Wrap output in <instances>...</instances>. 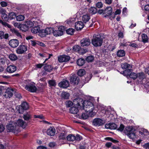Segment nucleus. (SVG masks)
Listing matches in <instances>:
<instances>
[{
    "mask_svg": "<svg viewBox=\"0 0 149 149\" xmlns=\"http://www.w3.org/2000/svg\"><path fill=\"white\" fill-rule=\"evenodd\" d=\"M82 103H79L80 107H81L83 109L85 108L87 109L86 111L88 113L91 117H93L95 115L94 112H93L94 109L93 104L88 100H84L82 99Z\"/></svg>",
    "mask_w": 149,
    "mask_h": 149,
    "instance_id": "obj_1",
    "label": "nucleus"
},
{
    "mask_svg": "<svg viewBox=\"0 0 149 149\" xmlns=\"http://www.w3.org/2000/svg\"><path fill=\"white\" fill-rule=\"evenodd\" d=\"M136 129H134L132 127H126L124 131V133L130 139H134L136 138L138 136L136 134Z\"/></svg>",
    "mask_w": 149,
    "mask_h": 149,
    "instance_id": "obj_2",
    "label": "nucleus"
},
{
    "mask_svg": "<svg viewBox=\"0 0 149 149\" xmlns=\"http://www.w3.org/2000/svg\"><path fill=\"white\" fill-rule=\"evenodd\" d=\"M104 37L101 35H97L91 40L92 44L95 47L101 46L103 42Z\"/></svg>",
    "mask_w": 149,
    "mask_h": 149,
    "instance_id": "obj_3",
    "label": "nucleus"
},
{
    "mask_svg": "<svg viewBox=\"0 0 149 149\" xmlns=\"http://www.w3.org/2000/svg\"><path fill=\"white\" fill-rule=\"evenodd\" d=\"M112 8L110 6H107L104 9H99L98 13L100 15L102 14L104 17H107L111 16L112 15Z\"/></svg>",
    "mask_w": 149,
    "mask_h": 149,
    "instance_id": "obj_4",
    "label": "nucleus"
},
{
    "mask_svg": "<svg viewBox=\"0 0 149 149\" xmlns=\"http://www.w3.org/2000/svg\"><path fill=\"white\" fill-rule=\"evenodd\" d=\"M65 30V27L63 26H59L57 30H55L54 29L52 28V33H53V35L57 37L62 36Z\"/></svg>",
    "mask_w": 149,
    "mask_h": 149,
    "instance_id": "obj_5",
    "label": "nucleus"
},
{
    "mask_svg": "<svg viewBox=\"0 0 149 149\" xmlns=\"http://www.w3.org/2000/svg\"><path fill=\"white\" fill-rule=\"evenodd\" d=\"M82 101L81 98L80 97H78L74 99L73 101V102L71 101H68L66 104V107H69L73 105L74 106H79V107H80V105L79 103H81V102H82ZM81 103H82V102H81Z\"/></svg>",
    "mask_w": 149,
    "mask_h": 149,
    "instance_id": "obj_6",
    "label": "nucleus"
},
{
    "mask_svg": "<svg viewBox=\"0 0 149 149\" xmlns=\"http://www.w3.org/2000/svg\"><path fill=\"white\" fill-rule=\"evenodd\" d=\"M17 111L19 113H23L25 111L28 110L29 109L28 103L26 102H22L21 104L19 105L18 107Z\"/></svg>",
    "mask_w": 149,
    "mask_h": 149,
    "instance_id": "obj_7",
    "label": "nucleus"
},
{
    "mask_svg": "<svg viewBox=\"0 0 149 149\" xmlns=\"http://www.w3.org/2000/svg\"><path fill=\"white\" fill-rule=\"evenodd\" d=\"M52 28H47L45 29L40 30L39 35L41 37H44L48 34H50L52 32Z\"/></svg>",
    "mask_w": 149,
    "mask_h": 149,
    "instance_id": "obj_8",
    "label": "nucleus"
},
{
    "mask_svg": "<svg viewBox=\"0 0 149 149\" xmlns=\"http://www.w3.org/2000/svg\"><path fill=\"white\" fill-rule=\"evenodd\" d=\"M105 122L102 119L99 118H96L93 120V124L95 126L99 127L103 125Z\"/></svg>",
    "mask_w": 149,
    "mask_h": 149,
    "instance_id": "obj_9",
    "label": "nucleus"
},
{
    "mask_svg": "<svg viewBox=\"0 0 149 149\" xmlns=\"http://www.w3.org/2000/svg\"><path fill=\"white\" fill-rule=\"evenodd\" d=\"M73 50L81 54H83L86 52L87 50L81 48L80 46L78 45L74 46L72 48Z\"/></svg>",
    "mask_w": 149,
    "mask_h": 149,
    "instance_id": "obj_10",
    "label": "nucleus"
},
{
    "mask_svg": "<svg viewBox=\"0 0 149 149\" xmlns=\"http://www.w3.org/2000/svg\"><path fill=\"white\" fill-rule=\"evenodd\" d=\"M25 88L28 91L32 93L36 92L37 90V88L34 84L31 83L26 85Z\"/></svg>",
    "mask_w": 149,
    "mask_h": 149,
    "instance_id": "obj_11",
    "label": "nucleus"
},
{
    "mask_svg": "<svg viewBox=\"0 0 149 149\" xmlns=\"http://www.w3.org/2000/svg\"><path fill=\"white\" fill-rule=\"evenodd\" d=\"M70 79L71 83L74 85H77L80 81L79 77L75 74L71 76Z\"/></svg>",
    "mask_w": 149,
    "mask_h": 149,
    "instance_id": "obj_12",
    "label": "nucleus"
},
{
    "mask_svg": "<svg viewBox=\"0 0 149 149\" xmlns=\"http://www.w3.org/2000/svg\"><path fill=\"white\" fill-rule=\"evenodd\" d=\"M70 57L66 55H60L58 57V60L60 62H66L70 60Z\"/></svg>",
    "mask_w": 149,
    "mask_h": 149,
    "instance_id": "obj_13",
    "label": "nucleus"
},
{
    "mask_svg": "<svg viewBox=\"0 0 149 149\" xmlns=\"http://www.w3.org/2000/svg\"><path fill=\"white\" fill-rule=\"evenodd\" d=\"M27 50V47L26 46L21 45L18 47L16 50V52L19 54L24 53Z\"/></svg>",
    "mask_w": 149,
    "mask_h": 149,
    "instance_id": "obj_14",
    "label": "nucleus"
},
{
    "mask_svg": "<svg viewBox=\"0 0 149 149\" xmlns=\"http://www.w3.org/2000/svg\"><path fill=\"white\" fill-rule=\"evenodd\" d=\"M80 44L81 46L82 47H87L91 44L90 40L88 38H83L81 40Z\"/></svg>",
    "mask_w": 149,
    "mask_h": 149,
    "instance_id": "obj_15",
    "label": "nucleus"
},
{
    "mask_svg": "<svg viewBox=\"0 0 149 149\" xmlns=\"http://www.w3.org/2000/svg\"><path fill=\"white\" fill-rule=\"evenodd\" d=\"M58 86L61 88H66L69 86V81L65 79L63 81L59 82L58 84Z\"/></svg>",
    "mask_w": 149,
    "mask_h": 149,
    "instance_id": "obj_16",
    "label": "nucleus"
},
{
    "mask_svg": "<svg viewBox=\"0 0 149 149\" xmlns=\"http://www.w3.org/2000/svg\"><path fill=\"white\" fill-rule=\"evenodd\" d=\"M79 106H74L71 107L70 109V113L73 114H76L78 113L79 109H83L81 107H79Z\"/></svg>",
    "mask_w": 149,
    "mask_h": 149,
    "instance_id": "obj_17",
    "label": "nucleus"
},
{
    "mask_svg": "<svg viewBox=\"0 0 149 149\" xmlns=\"http://www.w3.org/2000/svg\"><path fill=\"white\" fill-rule=\"evenodd\" d=\"M84 26V23L81 21H78L75 23V27L77 31L81 30Z\"/></svg>",
    "mask_w": 149,
    "mask_h": 149,
    "instance_id": "obj_18",
    "label": "nucleus"
},
{
    "mask_svg": "<svg viewBox=\"0 0 149 149\" xmlns=\"http://www.w3.org/2000/svg\"><path fill=\"white\" fill-rule=\"evenodd\" d=\"M105 127L107 129L115 130L117 128V125L114 123L106 124L105 125Z\"/></svg>",
    "mask_w": 149,
    "mask_h": 149,
    "instance_id": "obj_19",
    "label": "nucleus"
},
{
    "mask_svg": "<svg viewBox=\"0 0 149 149\" xmlns=\"http://www.w3.org/2000/svg\"><path fill=\"white\" fill-rule=\"evenodd\" d=\"M9 44L12 47L15 48L18 45L19 42L18 40L17 39H12L10 41Z\"/></svg>",
    "mask_w": 149,
    "mask_h": 149,
    "instance_id": "obj_20",
    "label": "nucleus"
},
{
    "mask_svg": "<svg viewBox=\"0 0 149 149\" xmlns=\"http://www.w3.org/2000/svg\"><path fill=\"white\" fill-rule=\"evenodd\" d=\"M56 130L54 127H50L48 129L47 131V134L51 136H54Z\"/></svg>",
    "mask_w": 149,
    "mask_h": 149,
    "instance_id": "obj_21",
    "label": "nucleus"
},
{
    "mask_svg": "<svg viewBox=\"0 0 149 149\" xmlns=\"http://www.w3.org/2000/svg\"><path fill=\"white\" fill-rule=\"evenodd\" d=\"M13 92V90L12 89L7 90L3 95L6 98H10L12 97Z\"/></svg>",
    "mask_w": 149,
    "mask_h": 149,
    "instance_id": "obj_22",
    "label": "nucleus"
},
{
    "mask_svg": "<svg viewBox=\"0 0 149 149\" xmlns=\"http://www.w3.org/2000/svg\"><path fill=\"white\" fill-rule=\"evenodd\" d=\"M16 70V67L14 65H10L7 67L6 70L9 73H13Z\"/></svg>",
    "mask_w": 149,
    "mask_h": 149,
    "instance_id": "obj_23",
    "label": "nucleus"
},
{
    "mask_svg": "<svg viewBox=\"0 0 149 149\" xmlns=\"http://www.w3.org/2000/svg\"><path fill=\"white\" fill-rule=\"evenodd\" d=\"M54 69L53 67L51 65L47 64H45L44 67V69L46 71L51 72Z\"/></svg>",
    "mask_w": 149,
    "mask_h": 149,
    "instance_id": "obj_24",
    "label": "nucleus"
},
{
    "mask_svg": "<svg viewBox=\"0 0 149 149\" xmlns=\"http://www.w3.org/2000/svg\"><path fill=\"white\" fill-rule=\"evenodd\" d=\"M70 94L69 93L66 92H63L61 94L62 100H67L69 99Z\"/></svg>",
    "mask_w": 149,
    "mask_h": 149,
    "instance_id": "obj_25",
    "label": "nucleus"
},
{
    "mask_svg": "<svg viewBox=\"0 0 149 149\" xmlns=\"http://www.w3.org/2000/svg\"><path fill=\"white\" fill-rule=\"evenodd\" d=\"M98 10L97 8L95 7H91L89 9V13L92 15H94L98 13Z\"/></svg>",
    "mask_w": 149,
    "mask_h": 149,
    "instance_id": "obj_26",
    "label": "nucleus"
},
{
    "mask_svg": "<svg viewBox=\"0 0 149 149\" xmlns=\"http://www.w3.org/2000/svg\"><path fill=\"white\" fill-rule=\"evenodd\" d=\"M40 28L39 25L35 26L32 27L31 29V32L33 33H39L40 31Z\"/></svg>",
    "mask_w": 149,
    "mask_h": 149,
    "instance_id": "obj_27",
    "label": "nucleus"
},
{
    "mask_svg": "<svg viewBox=\"0 0 149 149\" xmlns=\"http://www.w3.org/2000/svg\"><path fill=\"white\" fill-rule=\"evenodd\" d=\"M31 115L28 112H27L23 115V118L25 120L28 121L31 119Z\"/></svg>",
    "mask_w": 149,
    "mask_h": 149,
    "instance_id": "obj_28",
    "label": "nucleus"
},
{
    "mask_svg": "<svg viewBox=\"0 0 149 149\" xmlns=\"http://www.w3.org/2000/svg\"><path fill=\"white\" fill-rule=\"evenodd\" d=\"M67 140L69 141H73L76 140V136L73 134H69L66 137Z\"/></svg>",
    "mask_w": 149,
    "mask_h": 149,
    "instance_id": "obj_29",
    "label": "nucleus"
},
{
    "mask_svg": "<svg viewBox=\"0 0 149 149\" xmlns=\"http://www.w3.org/2000/svg\"><path fill=\"white\" fill-rule=\"evenodd\" d=\"M16 15L15 13L14 12L10 13L8 16V20L15 19L16 17Z\"/></svg>",
    "mask_w": 149,
    "mask_h": 149,
    "instance_id": "obj_30",
    "label": "nucleus"
},
{
    "mask_svg": "<svg viewBox=\"0 0 149 149\" xmlns=\"http://www.w3.org/2000/svg\"><path fill=\"white\" fill-rule=\"evenodd\" d=\"M24 22L27 26L29 29L34 26V24L36 23V22L34 21L32 22L30 20L26 21Z\"/></svg>",
    "mask_w": 149,
    "mask_h": 149,
    "instance_id": "obj_31",
    "label": "nucleus"
},
{
    "mask_svg": "<svg viewBox=\"0 0 149 149\" xmlns=\"http://www.w3.org/2000/svg\"><path fill=\"white\" fill-rule=\"evenodd\" d=\"M20 27V29L22 31L25 32L27 31L29 28L24 22L23 24H21Z\"/></svg>",
    "mask_w": 149,
    "mask_h": 149,
    "instance_id": "obj_32",
    "label": "nucleus"
},
{
    "mask_svg": "<svg viewBox=\"0 0 149 149\" xmlns=\"http://www.w3.org/2000/svg\"><path fill=\"white\" fill-rule=\"evenodd\" d=\"M9 37L8 34L6 33L4 34V32L2 31H0V39H2L4 38L7 39Z\"/></svg>",
    "mask_w": 149,
    "mask_h": 149,
    "instance_id": "obj_33",
    "label": "nucleus"
},
{
    "mask_svg": "<svg viewBox=\"0 0 149 149\" xmlns=\"http://www.w3.org/2000/svg\"><path fill=\"white\" fill-rule=\"evenodd\" d=\"M85 62V60L83 58H79L77 61V64L79 66H83Z\"/></svg>",
    "mask_w": 149,
    "mask_h": 149,
    "instance_id": "obj_34",
    "label": "nucleus"
},
{
    "mask_svg": "<svg viewBox=\"0 0 149 149\" xmlns=\"http://www.w3.org/2000/svg\"><path fill=\"white\" fill-rule=\"evenodd\" d=\"M125 54V53L123 50H118L117 53V55L118 57H121L124 56Z\"/></svg>",
    "mask_w": 149,
    "mask_h": 149,
    "instance_id": "obj_35",
    "label": "nucleus"
},
{
    "mask_svg": "<svg viewBox=\"0 0 149 149\" xmlns=\"http://www.w3.org/2000/svg\"><path fill=\"white\" fill-rule=\"evenodd\" d=\"M90 19V16L88 15H83L82 17V20L84 23H86Z\"/></svg>",
    "mask_w": 149,
    "mask_h": 149,
    "instance_id": "obj_36",
    "label": "nucleus"
},
{
    "mask_svg": "<svg viewBox=\"0 0 149 149\" xmlns=\"http://www.w3.org/2000/svg\"><path fill=\"white\" fill-rule=\"evenodd\" d=\"M8 57L12 61H14L17 59V56L14 54H9Z\"/></svg>",
    "mask_w": 149,
    "mask_h": 149,
    "instance_id": "obj_37",
    "label": "nucleus"
},
{
    "mask_svg": "<svg viewBox=\"0 0 149 149\" xmlns=\"http://www.w3.org/2000/svg\"><path fill=\"white\" fill-rule=\"evenodd\" d=\"M79 118L81 119L85 120L88 118V116L87 114L85 113H83L81 115H77Z\"/></svg>",
    "mask_w": 149,
    "mask_h": 149,
    "instance_id": "obj_38",
    "label": "nucleus"
},
{
    "mask_svg": "<svg viewBox=\"0 0 149 149\" xmlns=\"http://www.w3.org/2000/svg\"><path fill=\"white\" fill-rule=\"evenodd\" d=\"M142 42L146 43L148 41V37L147 35L145 33H143L141 35Z\"/></svg>",
    "mask_w": 149,
    "mask_h": 149,
    "instance_id": "obj_39",
    "label": "nucleus"
},
{
    "mask_svg": "<svg viewBox=\"0 0 149 149\" xmlns=\"http://www.w3.org/2000/svg\"><path fill=\"white\" fill-rule=\"evenodd\" d=\"M137 74L138 77L141 81H142L145 78V74L143 72L138 73Z\"/></svg>",
    "mask_w": 149,
    "mask_h": 149,
    "instance_id": "obj_40",
    "label": "nucleus"
},
{
    "mask_svg": "<svg viewBox=\"0 0 149 149\" xmlns=\"http://www.w3.org/2000/svg\"><path fill=\"white\" fill-rule=\"evenodd\" d=\"M75 31V29L72 28H70L66 30V33L70 35H73Z\"/></svg>",
    "mask_w": 149,
    "mask_h": 149,
    "instance_id": "obj_41",
    "label": "nucleus"
},
{
    "mask_svg": "<svg viewBox=\"0 0 149 149\" xmlns=\"http://www.w3.org/2000/svg\"><path fill=\"white\" fill-rule=\"evenodd\" d=\"M10 30L13 33L17 35V36L19 37H22V36L20 35V33L17 30L14 28H13L11 29Z\"/></svg>",
    "mask_w": 149,
    "mask_h": 149,
    "instance_id": "obj_42",
    "label": "nucleus"
},
{
    "mask_svg": "<svg viewBox=\"0 0 149 149\" xmlns=\"http://www.w3.org/2000/svg\"><path fill=\"white\" fill-rule=\"evenodd\" d=\"M6 128L9 132H11L13 130L14 126L12 124L9 123L7 125Z\"/></svg>",
    "mask_w": 149,
    "mask_h": 149,
    "instance_id": "obj_43",
    "label": "nucleus"
},
{
    "mask_svg": "<svg viewBox=\"0 0 149 149\" xmlns=\"http://www.w3.org/2000/svg\"><path fill=\"white\" fill-rule=\"evenodd\" d=\"M48 84L50 87H55L56 85V83L54 80H50L48 81Z\"/></svg>",
    "mask_w": 149,
    "mask_h": 149,
    "instance_id": "obj_44",
    "label": "nucleus"
},
{
    "mask_svg": "<svg viewBox=\"0 0 149 149\" xmlns=\"http://www.w3.org/2000/svg\"><path fill=\"white\" fill-rule=\"evenodd\" d=\"M85 72V71L84 69H80L77 72V74L78 76L82 77L84 75Z\"/></svg>",
    "mask_w": 149,
    "mask_h": 149,
    "instance_id": "obj_45",
    "label": "nucleus"
},
{
    "mask_svg": "<svg viewBox=\"0 0 149 149\" xmlns=\"http://www.w3.org/2000/svg\"><path fill=\"white\" fill-rule=\"evenodd\" d=\"M129 77L133 80H135L138 78V74L134 72H132L130 74Z\"/></svg>",
    "mask_w": 149,
    "mask_h": 149,
    "instance_id": "obj_46",
    "label": "nucleus"
},
{
    "mask_svg": "<svg viewBox=\"0 0 149 149\" xmlns=\"http://www.w3.org/2000/svg\"><path fill=\"white\" fill-rule=\"evenodd\" d=\"M59 138L60 139L62 140H65L66 138L65 132H61L59 137Z\"/></svg>",
    "mask_w": 149,
    "mask_h": 149,
    "instance_id": "obj_47",
    "label": "nucleus"
},
{
    "mask_svg": "<svg viewBox=\"0 0 149 149\" xmlns=\"http://www.w3.org/2000/svg\"><path fill=\"white\" fill-rule=\"evenodd\" d=\"M16 19L18 21H21L23 20L24 19V15H20L16 16Z\"/></svg>",
    "mask_w": 149,
    "mask_h": 149,
    "instance_id": "obj_48",
    "label": "nucleus"
},
{
    "mask_svg": "<svg viewBox=\"0 0 149 149\" xmlns=\"http://www.w3.org/2000/svg\"><path fill=\"white\" fill-rule=\"evenodd\" d=\"M132 69H127L124 70L123 72V74L125 75H126L127 76H129L130 75V74H131L132 72Z\"/></svg>",
    "mask_w": 149,
    "mask_h": 149,
    "instance_id": "obj_49",
    "label": "nucleus"
},
{
    "mask_svg": "<svg viewBox=\"0 0 149 149\" xmlns=\"http://www.w3.org/2000/svg\"><path fill=\"white\" fill-rule=\"evenodd\" d=\"M130 66V64L127 63H125L121 64V67L123 69H125L128 68Z\"/></svg>",
    "mask_w": 149,
    "mask_h": 149,
    "instance_id": "obj_50",
    "label": "nucleus"
},
{
    "mask_svg": "<svg viewBox=\"0 0 149 149\" xmlns=\"http://www.w3.org/2000/svg\"><path fill=\"white\" fill-rule=\"evenodd\" d=\"M6 57H3L0 58V65H4L6 62Z\"/></svg>",
    "mask_w": 149,
    "mask_h": 149,
    "instance_id": "obj_51",
    "label": "nucleus"
},
{
    "mask_svg": "<svg viewBox=\"0 0 149 149\" xmlns=\"http://www.w3.org/2000/svg\"><path fill=\"white\" fill-rule=\"evenodd\" d=\"M24 121L22 119H19L17 121V124L19 126L22 127L24 124Z\"/></svg>",
    "mask_w": 149,
    "mask_h": 149,
    "instance_id": "obj_52",
    "label": "nucleus"
},
{
    "mask_svg": "<svg viewBox=\"0 0 149 149\" xmlns=\"http://www.w3.org/2000/svg\"><path fill=\"white\" fill-rule=\"evenodd\" d=\"M94 59V57L92 55L88 56L86 58L87 61L88 62L93 61Z\"/></svg>",
    "mask_w": 149,
    "mask_h": 149,
    "instance_id": "obj_53",
    "label": "nucleus"
},
{
    "mask_svg": "<svg viewBox=\"0 0 149 149\" xmlns=\"http://www.w3.org/2000/svg\"><path fill=\"white\" fill-rule=\"evenodd\" d=\"M1 17L3 20H4L6 21H8V16L5 13H3V14L1 15Z\"/></svg>",
    "mask_w": 149,
    "mask_h": 149,
    "instance_id": "obj_54",
    "label": "nucleus"
},
{
    "mask_svg": "<svg viewBox=\"0 0 149 149\" xmlns=\"http://www.w3.org/2000/svg\"><path fill=\"white\" fill-rule=\"evenodd\" d=\"M95 6L96 8H100L103 7V4L101 2H98L96 4Z\"/></svg>",
    "mask_w": 149,
    "mask_h": 149,
    "instance_id": "obj_55",
    "label": "nucleus"
},
{
    "mask_svg": "<svg viewBox=\"0 0 149 149\" xmlns=\"http://www.w3.org/2000/svg\"><path fill=\"white\" fill-rule=\"evenodd\" d=\"M139 134L143 136H145V135L144 134V133L145 132L148 133V132L147 130H145V129H143V130L142 131H139Z\"/></svg>",
    "mask_w": 149,
    "mask_h": 149,
    "instance_id": "obj_56",
    "label": "nucleus"
},
{
    "mask_svg": "<svg viewBox=\"0 0 149 149\" xmlns=\"http://www.w3.org/2000/svg\"><path fill=\"white\" fill-rule=\"evenodd\" d=\"M56 145V143L54 142H49L48 144V146L51 148H54Z\"/></svg>",
    "mask_w": 149,
    "mask_h": 149,
    "instance_id": "obj_57",
    "label": "nucleus"
},
{
    "mask_svg": "<svg viewBox=\"0 0 149 149\" xmlns=\"http://www.w3.org/2000/svg\"><path fill=\"white\" fill-rule=\"evenodd\" d=\"M125 128V126L123 124H121L119 127L118 129L117 130L120 132H122Z\"/></svg>",
    "mask_w": 149,
    "mask_h": 149,
    "instance_id": "obj_58",
    "label": "nucleus"
},
{
    "mask_svg": "<svg viewBox=\"0 0 149 149\" xmlns=\"http://www.w3.org/2000/svg\"><path fill=\"white\" fill-rule=\"evenodd\" d=\"M0 4L1 6L3 7H5L7 6L8 5L7 3L5 1H2L0 2Z\"/></svg>",
    "mask_w": 149,
    "mask_h": 149,
    "instance_id": "obj_59",
    "label": "nucleus"
},
{
    "mask_svg": "<svg viewBox=\"0 0 149 149\" xmlns=\"http://www.w3.org/2000/svg\"><path fill=\"white\" fill-rule=\"evenodd\" d=\"M45 64L43 63L38 64L36 65V68H41Z\"/></svg>",
    "mask_w": 149,
    "mask_h": 149,
    "instance_id": "obj_60",
    "label": "nucleus"
},
{
    "mask_svg": "<svg viewBox=\"0 0 149 149\" xmlns=\"http://www.w3.org/2000/svg\"><path fill=\"white\" fill-rule=\"evenodd\" d=\"M30 41L32 46H35L36 45L37 41L36 40H31Z\"/></svg>",
    "mask_w": 149,
    "mask_h": 149,
    "instance_id": "obj_61",
    "label": "nucleus"
},
{
    "mask_svg": "<svg viewBox=\"0 0 149 149\" xmlns=\"http://www.w3.org/2000/svg\"><path fill=\"white\" fill-rule=\"evenodd\" d=\"M82 139V137L79 134H77L76 136V140L80 141Z\"/></svg>",
    "mask_w": 149,
    "mask_h": 149,
    "instance_id": "obj_62",
    "label": "nucleus"
},
{
    "mask_svg": "<svg viewBox=\"0 0 149 149\" xmlns=\"http://www.w3.org/2000/svg\"><path fill=\"white\" fill-rule=\"evenodd\" d=\"M129 45L135 48L138 47V45L135 43H130L129 44Z\"/></svg>",
    "mask_w": 149,
    "mask_h": 149,
    "instance_id": "obj_63",
    "label": "nucleus"
},
{
    "mask_svg": "<svg viewBox=\"0 0 149 149\" xmlns=\"http://www.w3.org/2000/svg\"><path fill=\"white\" fill-rule=\"evenodd\" d=\"M143 147L146 149H149V143H147L143 145Z\"/></svg>",
    "mask_w": 149,
    "mask_h": 149,
    "instance_id": "obj_64",
    "label": "nucleus"
}]
</instances>
